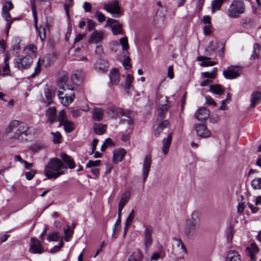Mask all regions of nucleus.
Returning <instances> with one entry per match:
<instances>
[{
	"label": "nucleus",
	"mask_w": 261,
	"mask_h": 261,
	"mask_svg": "<svg viewBox=\"0 0 261 261\" xmlns=\"http://www.w3.org/2000/svg\"><path fill=\"white\" fill-rule=\"evenodd\" d=\"M67 2L65 4L64 7L66 12V14L68 17H69V8H71L74 4L73 0H66Z\"/></svg>",
	"instance_id": "49"
},
{
	"label": "nucleus",
	"mask_w": 261,
	"mask_h": 261,
	"mask_svg": "<svg viewBox=\"0 0 261 261\" xmlns=\"http://www.w3.org/2000/svg\"><path fill=\"white\" fill-rule=\"evenodd\" d=\"M210 58L204 56H199L197 57V60L202 61L201 65L203 67L212 66L216 64V62L209 61Z\"/></svg>",
	"instance_id": "32"
},
{
	"label": "nucleus",
	"mask_w": 261,
	"mask_h": 261,
	"mask_svg": "<svg viewBox=\"0 0 261 261\" xmlns=\"http://www.w3.org/2000/svg\"><path fill=\"white\" fill-rule=\"evenodd\" d=\"M165 256V253L163 251L153 253L150 257V260L157 261L159 258H163Z\"/></svg>",
	"instance_id": "47"
},
{
	"label": "nucleus",
	"mask_w": 261,
	"mask_h": 261,
	"mask_svg": "<svg viewBox=\"0 0 261 261\" xmlns=\"http://www.w3.org/2000/svg\"><path fill=\"white\" fill-rule=\"evenodd\" d=\"M245 9V7L243 2L234 0L230 5L227 11V14L230 18H238L244 13Z\"/></svg>",
	"instance_id": "4"
},
{
	"label": "nucleus",
	"mask_w": 261,
	"mask_h": 261,
	"mask_svg": "<svg viewBox=\"0 0 261 261\" xmlns=\"http://www.w3.org/2000/svg\"><path fill=\"white\" fill-rule=\"evenodd\" d=\"M63 242L62 240H61L58 245L54 246L51 249V253H55L57 251H58L63 246Z\"/></svg>",
	"instance_id": "61"
},
{
	"label": "nucleus",
	"mask_w": 261,
	"mask_h": 261,
	"mask_svg": "<svg viewBox=\"0 0 261 261\" xmlns=\"http://www.w3.org/2000/svg\"><path fill=\"white\" fill-rule=\"evenodd\" d=\"M157 5L161 8V9L158 10L156 12V15H159L160 17H164L165 15V10L162 7L161 3L160 2H158L157 3Z\"/></svg>",
	"instance_id": "60"
},
{
	"label": "nucleus",
	"mask_w": 261,
	"mask_h": 261,
	"mask_svg": "<svg viewBox=\"0 0 261 261\" xmlns=\"http://www.w3.org/2000/svg\"><path fill=\"white\" fill-rule=\"evenodd\" d=\"M84 72L81 69L75 70L71 76L72 82L76 85L79 84L83 80Z\"/></svg>",
	"instance_id": "25"
},
{
	"label": "nucleus",
	"mask_w": 261,
	"mask_h": 261,
	"mask_svg": "<svg viewBox=\"0 0 261 261\" xmlns=\"http://www.w3.org/2000/svg\"><path fill=\"white\" fill-rule=\"evenodd\" d=\"M13 8V4L11 1H8L3 6L2 15L3 18L8 22L6 25V33L8 34L9 30L11 28V23L15 18L11 19L9 11Z\"/></svg>",
	"instance_id": "9"
},
{
	"label": "nucleus",
	"mask_w": 261,
	"mask_h": 261,
	"mask_svg": "<svg viewBox=\"0 0 261 261\" xmlns=\"http://www.w3.org/2000/svg\"><path fill=\"white\" fill-rule=\"evenodd\" d=\"M100 160H90L86 165L87 168H96L100 165Z\"/></svg>",
	"instance_id": "51"
},
{
	"label": "nucleus",
	"mask_w": 261,
	"mask_h": 261,
	"mask_svg": "<svg viewBox=\"0 0 261 261\" xmlns=\"http://www.w3.org/2000/svg\"><path fill=\"white\" fill-rule=\"evenodd\" d=\"M224 0H214L212 2V12L214 13L216 10L220 9Z\"/></svg>",
	"instance_id": "40"
},
{
	"label": "nucleus",
	"mask_w": 261,
	"mask_h": 261,
	"mask_svg": "<svg viewBox=\"0 0 261 261\" xmlns=\"http://www.w3.org/2000/svg\"><path fill=\"white\" fill-rule=\"evenodd\" d=\"M120 43H121L122 49L126 50L128 49V43L126 37H122L120 39Z\"/></svg>",
	"instance_id": "54"
},
{
	"label": "nucleus",
	"mask_w": 261,
	"mask_h": 261,
	"mask_svg": "<svg viewBox=\"0 0 261 261\" xmlns=\"http://www.w3.org/2000/svg\"><path fill=\"white\" fill-rule=\"evenodd\" d=\"M143 258L142 252L137 250L133 252L128 258V261H141Z\"/></svg>",
	"instance_id": "36"
},
{
	"label": "nucleus",
	"mask_w": 261,
	"mask_h": 261,
	"mask_svg": "<svg viewBox=\"0 0 261 261\" xmlns=\"http://www.w3.org/2000/svg\"><path fill=\"white\" fill-rule=\"evenodd\" d=\"M215 50V47L213 41H210L206 47L205 51L207 55H211Z\"/></svg>",
	"instance_id": "50"
},
{
	"label": "nucleus",
	"mask_w": 261,
	"mask_h": 261,
	"mask_svg": "<svg viewBox=\"0 0 261 261\" xmlns=\"http://www.w3.org/2000/svg\"><path fill=\"white\" fill-rule=\"evenodd\" d=\"M166 103L159 106L158 113L156 116V121H160L165 118L166 115L170 108V105L167 97H165Z\"/></svg>",
	"instance_id": "12"
},
{
	"label": "nucleus",
	"mask_w": 261,
	"mask_h": 261,
	"mask_svg": "<svg viewBox=\"0 0 261 261\" xmlns=\"http://www.w3.org/2000/svg\"><path fill=\"white\" fill-rule=\"evenodd\" d=\"M188 221L194 223V224L198 225L200 221L199 213L197 211H194L191 215V218Z\"/></svg>",
	"instance_id": "41"
},
{
	"label": "nucleus",
	"mask_w": 261,
	"mask_h": 261,
	"mask_svg": "<svg viewBox=\"0 0 261 261\" xmlns=\"http://www.w3.org/2000/svg\"><path fill=\"white\" fill-rule=\"evenodd\" d=\"M8 60L9 57L7 55H6L4 59L5 65L3 67V71H2L3 76H5L10 75V69L9 67V65L8 63Z\"/></svg>",
	"instance_id": "38"
},
{
	"label": "nucleus",
	"mask_w": 261,
	"mask_h": 261,
	"mask_svg": "<svg viewBox=\"0 0 261 261\" xmlns=\"http://www.w3.org/2000/svg\"><path fill=\"white\" fill-rule=\"evenodd\" d=\"M95 16L100 22H103L106 20V17L105 15L98 11H96Z\"/></svg>",
	"instance_id": "59"
},
{
	"label": "nucleus",
	"mask_w": 261,
	"mask_h": 261,
	"mask_svg": "<svg viewBox=\"0 0 261 261\" xmlns=\"http://www.w3.org/2000/svg\"><path fill=\"white\" fill-rule=\"evenodd\" d=\"M40 71H41L40 60V59H39L37 62V65L35 68L34 72L31 74V76L32 77H35L36 75H37L40 72Z\"/></svg>",
	"instance_id": "56"
},
{
	"label": "nucleus",
	"mask_w": 261,
	"mask_h": 261,
	"mask_svg": "<svg viewBox=\"0 0 261 261\" xmlns=\"http://www.w3.org/2000/svg\"><path fill=\"white\" fill-rule=\"evenodd\" d=\"M67 80L68 76L64 74L58 81L59 89L63 90L59 91L58 95L60 102L65 106L71 103L75 98L73 88L71 85L66 83Z\"/></svg>",
	"instance_id": "1"
},
{
	"label": "nucleus",
	"mask_w": 261,
	"mask_h": 261,
	"mask_svg": "<svg viewBox=\"0 0 261 261\" xmlns=\"http://www.w3.org/2000/svg\"><path fill=\"white\" fill-rule=\"evenodd\" d=\"M261 101V93L258 91L253 92L250 97V107L254 108Z\"/></svg>",
	"instance_id": "27"
},
{
	"label": "nucleus",
	"mask_w": 261,
	"mask_h": 261,
	"mask_svg": "<svg viewBox=\"0 0 261 261\" xmlns=\"http://www.w3.org/2000/svg\"><path fill=\"white\" fill-rule=\"evenodd\" d=\"M210 91L216 94L221 95L223 94V90L222 89L221 86L219 85H214L210 86Z\"/></svg>",
	"instance_id": "46"
},
{
	"label": "nucleus",
	"mask_w": 261,
	"mask_h": 261,
	"mask_svg": "<svg viewBox=\"0 0 261 261\" xmlns=\"http://www.w3.org/2000/svg\"><path fill=\"white\" fill-rule=\"evenodd\" d=\"M259 251V249L255 243H251L249 246L247 247L245 249L246 254L250 257L252 260H255V254Z\"/></svg>",
	"instance_id": "19"
},
{
	"label": "nucleus",
	"mask_w": 261,
	"mask_h": 261,
	"mask_svg": "<svg viewBox=\"0 0 261 261\" xmlns=\"http://www.w3.org/2000/svg\"><path fill=\"white\" fill-rule=\"evenodd\" d=\"M83 8L86 12H91L92 9V6L91 4L88 2H85L84 3Z\"/></svg>",
	"instance_id": "64"
},
{
	"label": "nucleus",
	"mask_w": 261,
	"mask_h": 261,
	"mask_svg": "<svg viewBox=\"0 0 261 261\" xmlns=\"http://www.w3.org/2000/svg\"><path fill=\"white\" fill-rule=\"evenodd\" d=\"M135 217V211L134 210H132L129 213L128 216L127 217L126 221L125 224L127 225H131L132 221H133Z\"/></svg>",
	"instance_id": "55"
},
{
	"label": "nucleus",
	"mask_w": 261,
	"mask_h": 261,
	"mask_svg": "<svg viewBox=\"0 0 261 261\" xmlns=\"http://www.w3.org/2000/svg\"><path fill=\"white\" fill-rule=\"evenodd\" d=\"M63 169H67V166L60 159L54 158L51 159L45 166L44 174L48 179H55L65 173Z\"/></svg>",
	"instance_id": "2"
},
{
	"label": "nucleus",
	"mask_w": 261,
	"mask_h": 261,
	"mask_svg": "<svg viewBox=\"0 0 261 261\" xmlns=\"http://www.w3.org/2000/svg\"><path fill=\"white\" fill-rule=\"evenodd\" d=\"M225 261H242V260L238 252L230 250L227 253Z\"/></svg>",
	"instance_id": "30"
},
{
	"label": "nucleus",
	"mask_w": 261,
	"mask_h": 261,
	"mask_svg": "<svg viewBox=\"0 0 261 261\" xmlns=\"http://www.w3.org/2000/svg\"><path fill=\"white\" fill-rule=\"evenodd\" d=\"M20 45H19V41L18 39L15 38L13 40V44H12V48L13 50L16 51V53H18L17 51L20 49Z\"/></svg>",
	"instance_id": "58"
},
{
	"label": "nucleus",
	"mask_w": 261,
	"mask_h": 261,
	"mask_svg": "<svg viewBox=\"0 0 261 261\" xmlns=\"http://www.w3.org/2000/svg\"><path fill=\"white\" fill-rule=\"evenodd\" d=\"M73 230L70 226H68L66 229H64V239L65 241L69 242L72 237Z\"/></svg>",
	"instance_id": "44"
},
{
	"label": "nucleus",
	"mask_w": 261,
	"mask_h": 261,
	"mask_svg": "<svg viewBox=\"0 0 261 261\" xmlns=\"http://www.w3.org/2000/svg\"><path fill=\"white\" fill-rule=\"evenodd\" d=\"M144 244L146 249L151 245L152 242V233L153 228L150 225H144Z\"/></svg>",
	"instance_id": "13"
},
{
	"label": "nucleus",
	"mask_w": 261,
	"mask_h": 261,
	"mask_svg": "<svg viewBox=\"0 0 261 261\" xmlns=\"http://www.w3.org/2000/svg\"><path fill=\"white\" fill-rule=\"evenodd\" d=\"M130 192H125V193H124L121 196L119 204L124 206L125 205V204L128 201L129 198H130Z\"/></svg>",
	"instance_id": "43"
},
{
	"label": "nucleus",
	"mask_w": 261,
	"mask_h": 261,
	"mask_svg": "<svg viewBox=\"0 0 261 261\" xmlns=\"http://www.w3.org/2000/svg\"><path fill=\"white\" fill-rule=\"evenodd\" d=\"M59 126L63 125L66 133H71L74 129V123L67 118V116L64 110H61L59 114Z\"/></svg>",
	"instance_id": "6"
},
{
	"label": "nucleus",
	"mask_w": 261,
	"mask_h": 261,
	"mask_svg": "<svg viewBox=\"0 0 261 261\" xmlns=\"http://www.w3.org/2000/svg\"><path fill=\"white\" fill-rule=\"evenodd\" d=\"M103 38V33L101 32L94 31L91 35L89 40L90 43L96 44L100 42Z\"/></svg>",
	"instance_id": "26"
},
{
	"label": "nucleus",
	"mask_w": 261,
	"mask_h": 261,
	"mask_svg": "<svg viewBox=\"0 0 261 261\" xmlns=\"http://www.w3.org/2000/svg\"><path fill=\"white\" fill-rule=\"evenodd\" d=\"M93 119L97 121H101L104 115L103 109L100 108H95L92 111Z\"/></svg>",
	"instance_id": "28"
},
{
	"label": "nucleus",
	"mask_w": 261,
	"mask_h": 261,
	"mask_svg": "<svg viewBox=\"0 0 261 261\" xmlns=\"http://www.w3.org/2000/svg\"><path fill=\"white\" fill-rule=\"evenodd\" d=\"M197 135L202 138H207L211 135V131L203 124H198L195 125Z\"/></svg>",
	"instance_id": "16"
},
{
	"label": "nucleus",
	"mask_w": 261,
	"mask_h": 261,
	"mask_svg": "<svg viewBox=\"0 0 261 261\" xmlns=\"http://www.w3.org/2000/svg\"><path fill=\"white\" fill-rule=\"evenodd\" d=\"M36 172L34 170H31V171L27 172L25 173V177L28 180H31L35 176Z\"/></svg>",
	"instance_id": "63"
},
{
	"label": "nucleus",
	"mask_w": 261,
	"mask_h": 261,
	"mask_svg": "<svg viewBox=\"0 0 261 261\" xmlns=\"http://www.w3.org/2000/svg\"><path fill=\"white\" fill-rule=\"evenodd\" d=\"M242 67L237 65H231L224 70L223 75L226 79L232 80L238 78L241 76Z\"/></svg>",
	"instance_id": "8"
},
{
	"label": "nucleus",
	"mask_w": 261,
	"mask_h": 261,
	"mask_svg": "<svg viewBox=\"0 0 261 261\" xmlns=\"http://www.w3.org/2000/svg\"><path fill=\"white\" fill-rule=\"evenodd\" d=\"M242 26L244 28H250L252 27L254 24L253 19L250 18L246 17L241 20Z\"/></svg>",
	"instance_id": "39"
},
{
	"label": "nucleus",
	"mask_w": 261,
	"mask_h": 261,
	"mask_svg": "<svg viewBox=\"0 0 261 261\" xmlns=\"http://www.w3.org/2000/svg\"><path fill=\"white\" fill-rule=\"evenodd\" d=\"M261 46L258 43H255L253 45V50L252 54L250 56V60H254L257 59L259 57L260 51Z\"/></svg>",
	"instance_id": "34"
},
{
	"label": "nucleus",
	"mask_w": 261,
	"mask_h": 261,
	"mask_svg": "<svg viewBox=\"0 0 261 261\" xmlns=\"http://www.w3.org/2000/svg\"><path fill=\"white\" fill-rule=\"evenodd\" d=\"M33 63V58L31 55L27 54L25 56H19L15 61V67L20 70L28 69Z\"/></svg>",
	"instance_id": "7"
},
{
	"label": "nucleus",
	"mask_w": 261,
	"mask_h": 261,
	"mask_svg": "<svg viewBox=\"0 0 261 261\" xmlns=\"http://www.w3.org/2000/svg\"><path fill=\"white\" fill-rule=\"evenodd\" d=\"M134 81V77L130 74H127L125 82L124 90L127 94L129 93V90L132 87V83Z\"/></svg>",
	"instance_id": "35"
},
{
	"label": "nucleus",
	"mask_w": 261,
	"mask_h": 261,
	"mask_svg": "<svg viewBox=\"0 0 261 261\" xmlns=\"http://www.w3.org/2000/svg\"><path fill=\"white\" fill-rule=\"evenodd\" d=\"M106 125L101 123H96L94 125V131L97 135H101L104 134Z\"/></svg>",
	"instance_id": "37"
},
{
	"label": "nucleus",
	"mask_w": 261,
	"mask_h": 261,
	"mask_svg": "<svg viewBox=\"0 0 261 261\" xmlns=\"http://www.w3.org/2000/svg\"><path fill=\"white\" fill-rule=\"evenodd\" d=\"M197 225L187 221V224L184 229V232L189 238L194 237L195 236V229Z\"/></svg>",
	"instance_id": "22"
},
{
	"label": "nucleus",
	"mask_w": 261,
	"mask_h": 261,
	"mask_svg": "<svg viewBox=\"0 0 261 261\" xmlns=\"http://www.w3.org/2000/svg\"><path fill=\"white\" fill-rule=\"evenodd\" d=\"M151 164V157L150 155H147L144 159L143 164V180L145 182L148 175Z\"/></svg>",
	"instance_id": "15"
},
{
	"label": "nucleus",
	"mask_w": 261,
	"mask_h": 261,
	"mask_svg": "<svg viewBox=\"0 0 261 261\" xmlns=\"http://www.w3.org/2000/svg\"><path fill=\"white\" fill-rule=\"evenodd\" d=\"M210 116V112L205 108L202 107L196 112L195 117L200 121H203L207 119Z\"/></svg>",
	"instance_id": "20"
},
{
	"label": "nucleus",
	"mask_w": 261,
	"mask_h": 261,
	"mask_svg": "<svg viewBox=\"0 0 261 261\" xmlns=\"http://www.w3.org/2000/svg\"><path fill=\"white\" fill-rule=\"evenodd\" d=\"M61 238V234L57 231L49 233L47 237V240L49 242L58 241Z\"/></svg>",
	"instance_id": "42"
},
{
	"label": "nucleus",
	"mask_w": 261,
	"mask_h": 261,
	"mask_svg": "<svg viewBox=\"0 0 261 261\" xmlns=\"http://www.w3.org/2000/svg\"><path fill=\"white\" fill-rule=\"evenodd\" d=\"M130 59L128 56H124V60L122 62V65L125 69L128 70L132 67V65L130 64Z\"/></svg>",
	"instance_id": "52"
},
{
	"label": "nucleus",
	"mask_w": 261,
	"mask_h": 261,
	"mask_svg": "<svg viewBox=\"0 0 261 261\" xmlns=\"http://www.w3.org/2000/svg\"><path fill=\"white\" fill-rule=\"evenodd\" d=\"M110 79L113 84H118L120 81V74L117 69L114 68L111 70Z\"/></svg>",
	"instance_id": "29"
},
{
	"label": "nucleus",
	"mask_w": 261,
	"mask_h": 261,
	"mask_svg": "<svg viewBox=\"0 0 261 261\" xmlns=\"http://www.w3.org/2000/svg\"><path fill=\"white\" fill-rule=\"evenodd\" d=\"M251 187L254 189H261V178L254 179L251 181Z\"/></svg>",
	"instance_id": "48"
},
{
	"label": "nucleus",
	"mask_w": 261,
	"mask_h": 261,
	"mask_svg": "<svg viewBox=\"0 0 261 261\" xmlns=\"http://www.w3.org/2000/svg\"><path fill=\"white\" fill-rule=\"evenodd\" d=\"M129 114L127 115H122L125 116L126 118L124 119H121L120 120L119 123L122 124H127L128 126H132L134 123V120L129 116Z\"/></svg>",
	"instance_id": "45"
},
{
	"label": "nucleus",
	"mask_w": 261,
	"mask_h": 261,
	"mask_svg": "<svg viewBox=\"0 0 261 261\" xmlns=\"http://www.w3.org/2000/svg\"><path fill=\"white\" fill-rule=\"evenodd\" d=\"M172 139V133L168 134L166 138L163 140V146L162 147V151L164 154H167Z\"/></svg>",
	"instance_id": "23"
},
{
	"label": "nucleus",
	"mask_w": 261,
	"mask_h": 261,
	"mask_svg": "<svg viewBox=\"0 0 261 261\" xmlns=\"http://www.w3.org/2000/svg\"><path fill=\"white\" fill-rule=\"evenodd\" d=\"M44 93L47 104L51 103L53 101V98L55 95V91L47 88L45 89Z\"/></svg>",
	"instance_id": "33"
},
{
	"label": "nucleus",
	"mask_w": 261,
	"mask_h": 261,
	"mask_svg": "<svg viewBox=\"0 0 261 261\" xmlns=\"http://www.w3.org/2000/svg\"><path fill=\"white\" fill-rule=\"evenodd\" d=\"M30 3L31 6V8L32 10L35 26L37 31L38 32V35L40 37V38L42 41L45 38L46 36V30L45 28L40 27L39 28H37V9L36 6L35 5L34 0H30Z\"/></svg>",
	"instance_id": "10"
},
{
	"label": "nucleus",
	"mask_w": 261,
	"mask_h": 261,
	"mask_svg": "<svg viewBox=\"0 0 261 261\" xmlns=\"http://www.w3.org/2000/svg\"><path fill=\"white\" fill-rule=\"evenodd\" d=\"M28 124L24 122H19L18 120L13 121L7 128V133L15 129L13 138L18 140L20 142H24L28 140L27 136L29 135Z\"/></svg>",
	"instance_id": "3"
},
{
	"label": "nucleus",
	"mask_w": 261,
	"mask_h": 261,
	"mask_svg": "<svg viewBox=\"0 0 261 261\" xmlns=\"http://www.w3.org/2000/svg\"><path fill=\"white\" fill-rule=\"evenodd\" d=\"M44 251V247L42 245L41 241L36 238H31L30 242L29 251L33 254H41Z\"/></svg>",
	"instance_id": "11"
},
{
	"label": "nucleus",
	"mask_w": 261,
	"mask_h": 261,
	"mask_svg": "<svg viewBox=\"0 0 261 261\" xmlns=\"http://www.w3.org/2000/svg\"><path fill=\"white\" fill-rule=\"evenodd\" d=\"M94 67L97 71H107L109 67L108 62L106 60L100 58L94 64Z\"/></svg>",
	"instance_id": "21"
},
{
	"label": "nucleus",
	"mask_w": 261,
	"mask_h": 261,
	"mask_svg": "<svg viewBox=\"0 0 261 261\" xmlns=\"http://www.w3.org/2000/svg\"><path fill=\"white\" fill-rule=\"evenodd\" d=\"M43 145L38 143H35L31 146V149L34 152H37L43 149Z\"/></svg>",
	"instance_id": "57"
},
{
	"label": "nucleus",
	"mask_w": 261,
	"mask_h": 261,
	"mask_svg": "<svg viewBox=\"0 0 261 261\" xmlns=\"http://www.w3.org/2000/svg\"><path fill=\"white\" fill-rule=\"evenodd\" d=\"M126 152L124 149H116L113 152V162L117 164L122 161Z\"/></svg>",
	"instance_id": "24"
},
{
	"label": "nucleus",
	"mask_w": 261,
	"mask_h": 261,
	"mask_svg": "<svg viewBox=\"0 0 261 261\" xmlns=\"http://www.w3.org/2000/svg\"><path fill=\"white\" fill-rule=\"evenodd\" d=\"M51 135L53 136V141L55 143H60L62 139V136L59 132L56 133L52 132Z\"/></svg>",
	"instance_id": "53"
},
{
	"label": "nucleus",
	"mask_w": 261,
	"mask_h": 261,
	"mask_svg": "<svg viewBox=\"0 0 261 261\" xmlns=\"http://www.w3.org/2000/svg\"><path fill=\"white\" fill-rule=\"evenodd\" d=\"M60 156L62 160L68 165V167L70 169H72L75 168V163L70 156L68 155L66 153H62L60 154Z\"/></svg>",
	"instance_id": "31"
},
{
	"label": "nucleus",
	"mask_w": 261,
	"mask_h": 261,
	"mask_svg": "<svg viewBox=\"0 0 261 261\" xmlns=\"http://www.w3.org/2000/svg\"><path fill=\"white\" fill-rule=\"evenodd\" d=\"M169 126V122L168 120H166L164 121H162L159 125L158 127H160V128H162L163 130L165 128Z\"/></svg>",
	"instance_id": "62"
},
{
	"label": "nucleus",
	"mask_w": 261,
	"mask_h": 261,
	"mask_svg": "<svg viewBox=\"0 0 261 261\" xmlns=\"http://www.w3.org/2000/svg\"><path fill=\"white\" fill-rule=\"evenodd\" d=\"M107 23L111 27L114 34L117 35L122 33V25L118 20L112 18H108L107 20Z\"/></svg>",
	"instance_id": "18"
},
{
	"label": "nucleus",
	"mask_w": 261,
	"mask_h": 261,
	"mask_svg": "<svg viewBox=\"0 0 261 261\" xmlns=\"http://www.w3.org/2000/svg\"><path fill=\"white\" fill-rule=\"evenodd\" d=\"M108 113L112 117H114L119 114L121 115H127L130 113V111L128 109L124 110L112 105L108 108Z\"/></svg>",
	"instance_id": "14"
},
{
	"label": "nucleus",
	"mask_w": 261,
	"mask_h": 261,
	"mask_svg": "<svg viewBox=\"0 0 261 261\" xmlns=\"http://www.w3.org/2000/svg\"><path fill=\"white\" fill-rule=\"evenodd\" d=\"M103 6V9L107 12L111 13L114 17H119L122 15L118 1L115 0L104 3Z\"/></svg>",
	"instance_id": "5"
},
{
	"label": "nucleus",
	"mask_w": 261,
	"mask_h": 261,
	"mask_svg": "<svg viewBox=\"0 0 261 261\" xmlns=\"http://www.w3.org/2000/svg\"><path fill=\"white\" fill-rule=\"evenodd\" d=\"M46 116L47 121L50 124L59 121V116H57V111L55 107H49L46 111Z\"/></svg>",
	"instance_id": "17"
}]
</instances>
